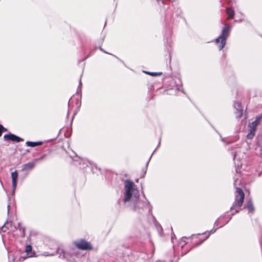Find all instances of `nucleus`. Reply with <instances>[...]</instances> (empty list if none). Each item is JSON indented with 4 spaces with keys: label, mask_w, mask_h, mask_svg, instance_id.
<instances>
[{
    "label": "nucleus",
    "mask_w": 262,
    "mask_h": 262,
    "mask_svg": "<svg viewBox=\"0 0 262 262\" xmlns=\"http://www.w3.org/2000/svg\"><path fill=\"white\" fill-rule=\"evenodd\" d=\"M226 12L229 15L228 19L232 18L234 15V11H233L231 8H228L226 9Z\"/></svg>",
    "instance_id": "obj_11"
},
{
    "label": "nucleus",
    "mask_w": 262,
    "mask_h": 262,
    "mask_svg": "<svg viewBox=\"0 0 262 262\" xmlns=\"http://www.w3.org/2000/svg\"><path fill=\"white\" fill-rule=\"evenodd\" d=\"M42 144V142L41 141H38V142H31V141H27L26 143V144L28 146L30 147H35L38 145H40Z\"/></svg>",
    "instance_id": "obj_9"
},
{
    "label": "nucleus",
    "mask_w": 262,
    "mask_h": 262,
    "mask_svg": "<svg viewBox=\"0 0 262 262\" xmlns=\"http://www.w3.org/2000/svg\"><path fill=\"white\" fill-rule=\"evenodd\" d=\"M259 118H260V117H257L256 118V120L251 123V125H250V127L251 128L255 129V130L256 129V127L259 123L258 120H259Z\"/></svg>",
    "instance_id": "obj_13"
},
{
    "label": "nucleus",
    "mask_w": 262,
    "mask_h": 262,
    "mask_svg": "<svg viewBox=\"0 0 262 262\" xmlns=\"http://www.w3.org/2000/svg\"><path fill=\"white\" fill-rule=\"evenodd\" d=\"M25 252L29 257H31L32 255L31 254L32 246L30 245H27L25 249Z\"/></svg>",
    "instance_id": "obj_12"
},
{
    "label": "nucleus",
    "mask_w": 262,
    "mask_h": 262,
    "mask_svg": "<svg viewBox=\"0 0 262 262\" xmlns=\"http://www.w3.org/2000/svg\"><path fill=\"white\" fill-rule=\"evenodd\" d=\"M125 198L124 199V202H127L129 201L132 196L134 195L135 201H137L139 197V194L138 190L137 189L136 185L133 182L126 180L125 181Z\"/></svg>",
    "instance_id": "obj_1"
},
{
    "label": "nucleus",
    "mask_w": 262,
    "mask_h": 262,
    "mask_svg": "<svg viewBox=\"0 0 262 262\" xmlns=\"http://www.w3.org/2000/svg\"><path fill=\"white\" fill-rule=\"evenodd\" d=\"M7 207H8V212H9V205H8Z\"/></svg>",
    "instance_id": "obj_22"
},
{
    "label": "nucleus",
    "mask_w": 262,
    "mask_h": 262,
    "mask_svg": "<svg viewBox=\"0 0 262 262\" xmlns=\"http://www.w3.org/2000/svg\"><path fill=\"white\" fill-rule=\"evenodd\" d=\"M4 138L5 140H9L16 142H19L23 141V140L21 138L12 134L5 135L4 136Z\"/></svg>",
    "instance_id": "obj_5"
},
{
    "label": "nucleus",
    "mask_w": 262,
    "mask_h": 262,
    "mask_svg": "<svg viewBox=\"0 0 262 262\" xmlns=\"http://www.w3.org/2000/svg\"><path fill=\"white\" fill-rule=\"evenodd\" d=\"M246 208H248L249 212H252L254 210V208L253 205L252 201L251 199H249L247 203Z\"/></svg>",
    "instance_id": "obj_10"
},
{
    "label": "nucleus",
    "mask_w": 262,
    "mask_h": 262,
    "mask_svg": "<svg viewBox=\"0 0 262 262\" xmlns=\"http://www.w3.org/2000/svg\"><path fill=\"white\" fill-rule=\"evenodd\" d=\"M12 183V193H14L17 185L18 179V173L16 171L11 173Z\"/></svg>",
    "instance_id": "obj_6"
},
{
    "label": "nucleus",
    "mask_w": 262,
    "mask_h": 262,
    "mask_svg": "<svg viewBox=\"0 0 262 262\" xmlns=\"http://www.w3.org/2000/svg\"><path fill=\"white\" fill-rule=\"evenodd\" d=\"M35 165V164L34 162H29L25 164L22 166L21 170L22 171H30L34 167Z\"/></svg>",
    "instance_id": "obj_8"
},
{
    "label": "nucleus",
    "mask_w": 262,
    "mask_h": 262,
    "mask_svg": "<svg viewBox=\"0 0 262 262\" xmlns=\"http://www.w3.org/2000/svg\"><path fill=\"white\" fill-rule=\"evenodd\" d=\"M255 130L253 129L252 128H251L250 132L248 133V134L247 135V138L248 139H252L255 135Z\"/></svg>",
    "instance_id": "obj_14"
},
{
    "label": "nucleus",
    "mask_w": 262,
    "mask_h": 262,
    "mask_svg": "<svg viewBox=\"0 0 262 262\" xmlns=\"http://www.w3.org/2000/svg\"><path fill=\"white\" fill-rule=\"evenodd\" d=\"M149 75L152 76H157V75H160L162 74V73H148Z\"/></svg>",
    "instance_id": "obj_17"
},
{
    "label": "nucleus",
    "mask_w": 262,
    "mask_h": 262,
    "mask_svg": "<svg viewBox=\"0 0 262 262\" xmlns=\"http://www.w3.org/2000/svg\"><path fill=\"white\" fill-rule=\"evenodd\" d=\"M99 49H100V50H101V51H103V50H102V49L101 47H100V48H99Z\"/></svg>",
    "instance_id": "obj_23"
},
{
    "label": "nucleus",
    "mask_w": 262,
    "mask_h": 262,
    "mask_svg": "<svg viewBox=\"0 0 262 262\" xmlns=\"http://www.w3.org/2000/svg\"><path fill=\"white\" fill-rule=\"evenodd\" d=\"M0 127L2 130V132H6L7 130L6 128H5L2 125L0 124Z\"/></svg>",
    "instance_id": "obj_18"
},
{
    "label": "nucleus",
    "mask_w": 262,
    "mask_h": 262,
    "mask_svg": "<svg viewBox=\"0 0 262 262\" xmlns=\"http://www.w3.org/2000/svg\"><path fill=\"white\" fill-rule=\"evenodd\" d=\"M58 253H60V257H62V258H65L66 257L65 252H64V250H58Z\"/></svg>",
    "instance_id": "obj_15"
},
{
    "label": "nucleus",
    "mask_w": 262,
    "mask_h": 262,
    "mask_svg": "<svg viewBox=\"0 0 262 262\" xmlns=\"http://www.w3.org/2000/svg\"><path fill=\"white\" fill-rule=\"evenodd\" d=\"M6 227L4 226H3V227H2V230H3V231H6Z\"/></svg>",
    "instance_id": "obj_20"
},
{
    "label": "nucleus",
    "mask_w": 262,
    "mask_h": 262,
    "mask_svg": "<svg viewBox=\"0 0 262 262\" xmlns=\"http://www.w3.org/2000/svg\"><path fill=\"white\" fill-rule=\"evenodd\" d=\"M140 202H138L137 203V204L135 205V206H134V210H136V208H137L139 207V204H140Z\"/></svg>",
    "instance_id": "obj_19"
},
{
    "label": "nucleus",
    "mask_w": 262,
    "mask_h": 262,
    "mask_svg": "<svg viewBox=\"0 0 262 262\" xmlns=\"http://www.w3.org/2000/svg\"><path fill=\"white\" fill-rule=\"evenodd\" d=\"M230 29V26H225L223 29L221 35L215 39V42L218 45L220 50H221L225 46L226 38L229 35Z\"/></svg>",
    "instance_id": "obj_3"
},
{
    "label": "nucleus",
    "mask_w": 262,
    "mask_h": 262,
    "mask_svg": "<svg viewBox=\"0 0 262 262\" xmlns=\"http://www.w3.org/2000/svg\"><path fill=\"white\" fill-rule=\"evenodd\" d=\"M235 197V201L231 207V210L235 209V213H237L241 209H237L236 208H240L242 206L245 198V194L242 189L236 188Z\"/></svg>",
    "instance_id": "obj_2"
},
{
    "label": "nucleus",
    "mask_w": 262,
    "mask_h": 262,
    "mask_svg": "<svg viewBox=\"0 0 262 262\" xmlns=\"http://www.w3.org/2000/svg\"><path fill=\"white\" fill-rule=\"evenodd\" d=\"M215 231V230H213L212 229V230H211V231H210V232H208V233H204L205 234H207V236H206V238H205V239H204L203 241H204V240H205L206 239H207V238L210 236V235L211 233H214Z\"/></svg>",
    "instance_id": "obj_16"
},
{
    "label": "nucleus",
    "mask_w": 262,
    "mask_h": 262,
    "mask_svg": "<svg viewBox=\"0 0 262 262\" xmlns=\"http://www.w3.org/2000/svg\"><path fill=\"white\" fill-rule=\"evenodd\" d=\"M234 108L237 110V117L240 118L243 115V109L241 104L239 102H236L234 104Z\"/></svg>",
    "instance_id": "obj_7"
},
{
    "label": "nucleus",
    "mask_w": 262,
    "mask_h": 262,
    "mask_svg": "<svg viewBox=\"0 0 262 262\" xmlns=\"http://www.w3.org/2000/svg\"><path fill=\"white\" fill-rule=\"evenodd\" d=\"M74 244L78 249L81 250L92 249V246L91 244L84 239L75 241Z\"/></svg>",
    "instance_id": "obj_4"
},
{
    "label": "nucleus",
    "mask_w": 262,
    "mask_h": 262,
    "mask_svg": "<svg viewBox=\"0 0 262 262\" xmlns=\"http://www.w3.org/2000/svg\"><path fill=\"white\" fill-rule=\"evenodd\" d=\"M81 84H82L81 81V79H80L79 85H81Z\"/></svg>",
    "instance_id": "obj_21"
}]
</instances>
